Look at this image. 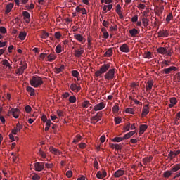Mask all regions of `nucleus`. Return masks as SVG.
I'll list each match as a JSON object with an SVG mask.
<instances>
[{
  "instance_id": "nucleus-50",
  "label": "nucleus",
  "mask_w": 180,
  "mask_h": 180,
  "mask_svg": "<svg viewBox=\"0 0 180 180\" xmlns=\"http://www.w3.org/2000/svg\"><path fill=\"white\" fill-rule=\"evenodd\" d=\"M32 180H40V176L37 174V173H34L32 177Z\"/></svg>"
},
{
  "instance_id": "nucleus-51",
  "label": "nucleus",
  "mask_w": 180,
  "mask_h": 180,
  "mask_svg": "<svg viewBox=\"0 0 180 180\" xmlns=\"http://www.w3.org/2000/svg\"><path fill=\"white\" fill-rule=\"evenodd\" d=\"M63 51V50H61V45L58 44L56 48V52L58 53H60Z\"/></svg>"
},
{
  "instance_id": "nucleus-2",
  "label": "nucleus",
  "mask_w": 180,
  "mask_h": 180,
  "mask_svg": "<svg viewBox=\"0 0 180 180\" xmlns=\"http://www.w3.org/2000/svg\"><path fill=\"white\" fill-rule=\"evenodd\" d=\"M157 51L158 53H159V54H162V56L166 54V56H167L168 57H171L173 53L172 49L167 46L166 47L160 46L157 49Z\"/></svg>"
},
{
  "instance_id": "nucleus-58",
  "label": "nucleus",
  "mask_w": 180,
  "mask_h": 180,
  "mask_svg": "<svg viewBox=\"0 0 180 180\" xmlns=\"http://www.w3.org/2000/svg\"><path fill=\"white\" fill-rule=\"evenodd\" d=\"M66 176H68V178H71V176H72V172L71 170H68L66 172Z\"/></svg>"
},
{
  "instance_id": "nucleus-19",
  "label": "nucleus",
  "mask_w": 180,
  "mask_h": 180,
  "mask_svg": "<svg viewBox=\"0 0 180 180\" xmlns=\"http://www.w3.org/2000/svg\"><path fill=\"white\" fill-rule=\"evenodd\" d=\"M70 89L72 91V92H75V91H77V92H79L81 91V86H78L75 84H72L70 85Z\"/></svg>"
},
{
  "instance_id": "nucleus-41",
  "label": "nucleus",
  "mask_w": 180,
  "mask_h": 180,
  "mask_svg": "<svg viewBox=\"0 0 180 180\" xmlns=\"http://www.w3.org/2000/svg\"><path fill=\"white\" fill-rule=\"evenodd\" d=\"M126 113H130L131 115H134V109L131 108H127L125 110Z\"/></svg>"
},
{
  "instance_id": "nucleus-63",
  "label": "nucleus",
  "mask_w": 180,
  "mask_h": 180,
  "mask_svg": "<svg viewBox=\"0 0 180 180\" xmlns=\"http://www.w3.org/2000/svg\"><path fill=\"white\" fill-rule=\"evenodd\" d=\"M45 166L46 167V168H53V167H54V165L46 163L45 164Z\"/></svg>"
},
{
  "instance_id": "nucleus-6",
  "label": "nucleus",
  "mask_w": 180,
  "mask_h": 180,
  "mask_svg": "<svg viewBox=\"0 0 180 180\" xmlns=\"http://www.w3.org/2000/svg\"><path fill=\"white\" fill-rule=\"evenodd\" d=\"M34 169L38 172L43 171V169H44V162H38L34 163Z\"/></svg>"
},
{
  "instance_id": "nucleus-45",
  "label": "nucleus",
  "mask_w": 180,
  "mask_h": 180,
  "mask_svg": "<svg viewBox=\"0 0 180 180\" xmlns=\"http://www.w3.org/2000/svg\"><path fill=\"white\" fill-rule=\"evenodd\" d=\"M151 52L148 51V52H145L143 54V58H151Z\"/></svg>"
},
{
  "instance_id": "nucleus-32",
  "label": "nucleus",
  "mask_w": 180,
  "mask_h": 180,
  "mask_svg": "<svg viewBox=\"0 0 180 180\" xmlns=\"http://www.w3.org/2000/svg\"><path fill=\"white\" fill-rule=\"evenodd\" d=\"M27 92H30V95L31 96H34L35 93H34V89L30 86H27Z\"/></svg>"
},
{
  "instance_id": "nucleus-56",
  "label": "nucleus",
  "mask_w": 180,
  "mask_h": 180,
  "mask_svg": "<svg viewBox=\"0 0 180 180\" xmlns=\"http://www.w3.org/2000/svg\"><path fill=\"white\" fill-rule=\"evenodd\" d=\"M112 112H114L115 113H117V112H119V106L118 105H115L112 108Z\"/></svg>"
},
{
  "instance_id": "nucleus-42",
  "label": "nucleus",
  "mask_w": 180,
  "mask_h": 180,
  "mask_svg": "<svg viewBox=\"0 0 180 180\" xmlns=\"http://www.w3.org/2000/svg\"><path fill=\"white\" fill-rule=\"evenodd\" d=\"M38 154L44 159L46 158V157H47V155H46V153H44V151H43L41 150H39Z\"/></svg>"
},
{
  "instance_id": "nucleus-43",
  "label": "nucleus",
  "mask_w": 180,
  "mask_h": 180,
  "mask_svg": "<svg viewBox=\"0 0 180 180\" xmlns=\"http://www.w3.org/2000/svg\"><path fill=\"white\" fill-rule=\"evenodd\" d=\"M168 157L170 158V160H174V158L176 157V155H175V152L170 151L168 155Z\"/></svg>"
},
{
  "instance_id": "nucleus-47",
  "label": "nucleus",
  "mask_w": 180,
  "mask_h": 180,
  "mask_svg": "<svg viewBox=\"0 0 180 180\" xmlns=\"http://www.w3.org/2000/svg\"><path fill=\"white\" fill-rule=\"evenodd\" d=\"M89 105H91V103H89V101H85L82 103V106L86 108L88 106H89Z\"/></svg>"
},
{
  "instance_id": "nucleus-27",
  "label": "nucleus",
  "mask_w": 180,
  "mask_h": 180,
  "mask_svg": "<svg viewBox=\"0 0 180 180\" xmlns=\"http://www.w3.org/2000/svg\"><path fill=\"white\" fill-rule=\"evenodd\" d=\"M129 34L132 36V37H136V36L139 34V31L134 28L129 30Z\"/></svg>"
},
{
  "instance_id": "nucleus-3",
  "label": "nucleus",
  "mask_w": 180,
  "mask_h": 180,
  "mask_svg": "<svg viewBox=\"0 0 180 180\" xmlns=\"http://www.w3.org/2000/svg\"><path fill=\"white\" fill-rule=\"evenodd\" d=\"M109 68H110V64H104L103 65L99 70H97L95 72V75L96 77H101L102 75V74H105V72H108V70H109Z\"/></svg>"
},
{
  "instance_id": "nucleus-60",
  "label": "nucleus",
  "mask_w": 180,
  "mask_h": 180,
  "mask_svg": "<svg viewBox=\"0 0 180 180\" xmlns=\"http://www.w3.org/2000/svg\"><path fill=\"white\" fill-rule=\"evenodd\" d=\"M0 32L1 33L5 34V33H6V28H5L4 27H0Z\"/></svg>"
},
{
  "instance_id": "nucleus-37",
  "label": "nucleus",
  "mask_w": 180,
  "mask_h": 180,
  "mask_svg": "<svg viewBox=\"0 0 180 180\" xmlns=\"http://www.w3.org/2000/svg\"><path fill=\"white\" fill-rule=\"evenodd\" d=\"M49 36H50V34H49L46 31H42V32L41 34V39H47V37H49Z\"/></svg>"
},
{
  "instance_id": "nucleus-33",
  "label": "nucleus",
  "mask_w": 180,
  "mask_h": 180,
  "mask_svg": "<svg viewBox=\"0 0 180 180\" xmlns=\"http://www.w3.org/2000/svg\"><path fill=\"white\" fill-rule=\"evenodd\" d=\"M26 34H27V33L25 32H20L19 36H18L19 39L20 40H25V39H26Z\"/></svg>"
},
{
  "instance_id": "nucleus-64",
  "label": "nucleus",
  "mask_w": 180,
  "mask_h": 180,
  "mask_svg": "<svg viewBox=\"0 0 180 180\" xmlns=\"http://www.w3.org/2000/svg\"><path fill=\"white\" fill-rule=\"evenodd\" d=\"M176 78H177L178 82H180V72L176 74Z\"/></svg>"
},
{
  "instance_id": "nucleus-54",
  "label": "nucleus",
  "mask_w": 180,
  "mask_h": 180,
  "mask_svg": "<svg viewBox=\"0 0 180 180\" xmlns=\"http://www.w3.org/2000/svg\"><path fill=\"white\" fill-rule=\"evenodd\" d=\"M115 122V124H120V122H122V118L120 117H115L114 119Z\"/></svg>"
},
{
  "instance_id": "nucleus-21",
  "label": "nucleus",
  "mask_w": 180,
  "mask_h": 180,
  "mask_svg": "<svg viewBox=\"0 0 180 180\" xmlns=\"http://www.w3.org/2000/svg\"><path fill=\"white\" fill-rule=\"evenodd\" d=\"M124 175V172L122 169H119L114 173L115 178H120Z\"/></svg>"
},
{
  "instance_id": "nucleus-48",
  "label": "nucleus",
  "mask_w": 180,
  "mask_h": 180,
  "mask_svg": "<svg viewBox=\"0 0 180 180\" xmlns=\"http://www.w3.org/2000/svg\"><path fill=\"white\" fill-rule=\"evenodd\" d=\"M112 148H115V150H122V144H112Z\"/></svg>"
},
{
  "instance_id": "nucleus-20",
  "label": "nucleus",
  "mask_w": 180,
  "mask_h": 180,
  "mask_svg": "<svg viewBox=\"0 0 180 180\" xmlns=\"http://www.w3.org/2000/svg\"><path fill=\"white\" fill-rule=\"evenodd\" d=\"M13 6H14V5L13 3L8 4L6 6L5 13H6V15H8V13H9L11 12V11H12V9L13 8Z\"/></svg>"
},
{
  "instance_id": "nucleus-13",
  "label": "nucleus",
  "mask_w": 180,
  "mask_h": 180,
  "mask_svg": "<svg viewBox=\"0 0 180 180\" xmlns=\"http://www.w3.org/2000/svg\"><path fill=\"white\" fill-rule=\"evenodd\" d=\"M120 51L122 53H130V48L127 46V44H124L120 47Z\"/></svg>"
},
{
  "instance_id": "nucleus-1",
  "label": "nucleus",
  "mask_w": 180,
  "mask_h": 180,
  "mask_svg": "<svg viewBox=\"0 0 180 180\" xmlns=\"http://www.w3.org/2000/svg\"><path fill=\"white\" fill-rule=\"evenodd\" d=\"M30 84L32 86H34V88H39V86L42 85L43 80L41 77L35 76L30 80Z\"/></svg>"
},
{
  "instance_id": "nucleus-25",
  "label": "nucleus",
  "mask_w": 180,
  "mask_h": 180,
  "mask_svg": "<svg viewBox=\"0 0 180 180\" xmlns=\"http://www.w3.org/2000/svg\"><path fill=\"white\" fill-rule=\"evenodd\" d=\"M74 51L75 56L76 57H81V56H82V53H84V51L82 49V48H81L80 50L75 49Z\"/></svg>"
},
{
  "instance_id": "nucleus-35",
  "label": "nucleus",
  "mask_w": 180,
  "mask_h": 180,
  "mask_svg": "<svg viewBox=\"0 0 180 180\" xmlns=\"http://www.w3.org/2000/svg\"><path fill=\"white\" fill-rule=\"evenodd\" d=\"M171 175H172V170L171 171H166L163 174L164 178H167V179L169 178V176H171Z\"/></svg>"
},
{
  "instance_id": "nucleus-62",
  "label": "nucleus",
  "mask_w": 180,
  "mask_h": 180,
  "mask_svg": "<svg viewBox=\"0 0 180 180\" xmlns=\"http://www.w3.org/2000/svg\"><path fill=\"white\" fill-rule=\"evenodd\" d=\"M79 148H85V147H86V144L85 143H81L79 145Z\"/></svg>"
},
{
  "instance_id": "nucleus-44",
  "label": "nucleus",
  "mask_w": 180,
  "mask_h": 180,
  "mask_svg": "<svg viewBox=\"0 0 180 180\" xmlns=\"http://www.w3.org/2000/svg\"><path fill=\"white\" fill-rule=\"evenodd\" d=\"M69 102H70V103H75L77 102V97L75 96H70L69 98Z\"/></svg>"
},
{
  "instance_id": "nucleus-17",
  "label": "nucleus",
  "mask_w": 180,
  "mask_h": 180,
  "mask_svg": "<svg viewBox=\"0 0 180 180\" xmlns=\"http://www.w3.org/2000/svg\"><path fill=\"white\" fill-rule=\"evenodd\" d=\"M22 15L24 16L26 23H29L30 22V13L27 11H22Z\"/></svg>"
},
{
  "instance_id": "nucleus-10",
  "label": "nucleus",
  "mask_w": 180,
  "mask_h": 180,
  "mask_svg": "<svg viewBox=\"0 0 180 180\" xmlns=\"http://www.w3.org/2000/svg\"><path fill=\"white\" fill-rule=\"evenodd\" d=\"M106 175H108L106 170H103L102 172L98 171L96 174V178L98 179H103V178H106Z\"/></svg>"
},
{
  "instance_id": "nucleus-46",
  "label": "nucleus",
  "mask_w": 180,
  "mask_h": 180,
  "mask_svg": "<svg viewBox=\"0 0 180 180\" xmlns=\"http://www.w3.org/2000/svg\"><path fill=\"white\" fill-rule=\"evenodd\" d=\"M174 16L172 15V13H170L166 18V22L169 23L171 22V19H172Z\"/></svg>"
},
{
  "instance_id": "nucleus-36",
  "label": "nucleus",
  "mask_w": 180,
  "mask_h": 180,
  "mask_svg": "<svg viewBox=\"0 0 180 180\" xmlns=\"http://www.w3.org/2000/svg\"><path fill=\"white\" fill-rule=\"evenodd\" d=\"M49 151H51V153H52V154H58V153H60V150H58V149H56L53 146L49 148Z\"/></svg>"
},
{
  "instance_id": "nucleus-29",
  "label": "nucleus",
  "mask_w": 180,
  "mask_h": 180,
  "mask_svg": "<svg viewBox=\"0 0 180 180\" xmlns=\"http://www.w3.org/2000/svg\"><path fill=\"white\" fill-rule=\"evenodd\" d=\"M123 140H124L123 137L116 136L112 139V141H113V143H120V141H123Z\"/></svg>"
},
{
  "instance_id": "nucleus-7",
  "label": "nucleus",
  "mask_w": 180,
  "mask_h": 180,
  "mask_svg": "<svg viewBox=\"0 0 180 180\" xmlns=\"http://www.w3.org/2000/svg\"><path fill=\"white\" fill-rule=\"evenodd\" d=\"M20 110L18 108H11V110L8 112V114L12 113L13 117L15 119H18L19 117V112Z\"/></svg>"
},
{
  "instance_id": "nucleus-14",
  "label": "nucleus",
  "mask_w": 180,
  "mask_h": 180,
  "mask_svg": "<svg viewBox=\"0 0 180 180\" xmlns=\"http://www.w3.org/2000/svg\"><path fill=\"white\" fill-rule=\"evenodd\" d=\"M153 85H154V82H153V80H148L147 82V84L146 86V92H150L151 89H153Z\"/></svg>"
},
{
  "instance_id": "nucleus-4",
  "label": "nucleus",
  "mask_w": 180,
  "mask_h": 180,
  "mask_svg": "<svg viewBox=\"0 0 180 180\" xmlns=\"http://www.w3.org/2000/svg\"><path fill=\"white\" fill-rule=\"evenodd\" d=\"M115 71L116 69L115 68L109 69V70L104 75L105 79L107 81H112V79H114Z\"/></svg>"
},
{
  "instance_id": "nucleus-52",
  "label": "nucleus",
  "mask_w": 180,
  "mask_h": 180,
  "mask_svg": "<svg viewBox=\"0 0 180 180\" xmlns=\"http://www.w3.org/2000/svg\"><path fill=\"white\" fill-rule=\"evenodd\" d=\"M61 33H60V32H55V37L56 39H57L58 40H60V39H61Z\"/></svg>"
},
{
  "instance_id": "nucleus-9",
  "label": "nucleus",
  "mask_w": 180,
  "mask_h": 180,
  "mask_svg": "<svg viewBox=\"0 0 180 180\" xmlns=\"http://www.w3.org/2000/svg\"><path fill=\"white\" fill-rule=\"evenodd\" d=\"M178 68L175 66H170L167 68H165L162 70L163 74H169L172 71H176Z\"/></svg>"
},
{
  "instance_id": "nucleus-8",
  "label": "nucleus",
  "mask_w": 180,
  "mask_h": 180,
  "mask_svg": "<svg viewBox=\"0 0 180 180\" xmlns=\"http://www.w3.org/2000/svg\"><path fill=\"white\" fill-rule=\"evenodd\" d=\"M105 107L106 104L103 102H101L94 106V110L95 112H98V110H102V109H105Z\"/></svg>"
},
{
  "instance_id": "nucleus-40",
  "label": "nucleus",
  "mask_w": 180,
  "mask_h": 180,
  "mask_svg": "<svg viewBox=\"0 0 180 180\" xmlns=\"http://www.w3.org/2000/svg\"><path fill=\"white\" fill-rule=\"evenodd\" d=\"M72 77H75V78L78 79V77H79V72L77 70H72Z\"/></svg>"
},
{
  "instance_id": "nucleus-38",
  "label": "nucleus",
  "mask_w": 180,
  "mask_h": 180,
  "mask_svg": "<svg viewBox=\"0 0 180 180\" xmlns=\"http://www.w3.org/2000/svg\"><path fill=\"white\" fill-rule=\"evenodd\" d=\"M81 140H82V136H81V135H77L76 139L73 140V143L77 144L78 142L81 141Z\"/></svg>"
},
{
  "instance_id": "nucleus-12",
  "label": "nucleus",
  "mask_w": 180,
  "mask_h": 180,
  "mask_svg": "<svg viewBox=\"0 0 180 180\" xmlns=\"http://www.w3.org/2000/svg\"><path fill=\"white\" fill-rule=\"evenodd\" d=\"M159 37H168L169 36V32L167 30H160L158 32Z\"/></svg>"
},
{
  "instance_id": "nucleus-30",
  "label": "nucleus",
  "mask_w": 180,
  "mask_h": 180,
  "mask_svg": "<svg viewBox=\"0 0 180 180\" xmlns=\"http://www.w3.org/2000/svg\"><path fill=\"white\" fill-rule=\"evenodd\" d=\"M3 65H5V67H8V70H12V66H11V63H9V61H8V60L6 59L3 60Z\"/></svg>"
},
{
  "instance_id": "nucleus-55",
  "label": "nucleus",
  "mask_w": 180,
  "mask_h": 180,
  "mask_svg": "<svg viewBox=\"0 0 180 180\" xmlns=\"http://www.w3.org/2000/svg\"><path fill=\"white\" fill-rule=\"evenodd\" d=\"M25 112L30 113L32 112V107H30V105H27L25 107Z\"/></svg>"
},
{
  "instance_id": "nucleus-15",
  "label": "nucleus",
  "mask_w": 180,
  "mask_h": 180,
  "mask_svg": "<svg viewBox=\"0 0 180 180\" xmlns=\"http://www.w3.org/2000/svg\"><path fill=\"white\" fill-rule=\"evenodd\" d=\"M148 129V126L147 124H141L139 126V134L141 136V134H144V131Z\"/></svg>"
},
{
  "instance_id": "nucleus-34",
  "label": "nucleus",
  "mask_w": 180,
  "mask_h": 180,
  "mask_svg": "<svg viewBox=\"0 0 180 180\" xmlns=\"http://www.w3.org/2000/svg\"><path fill=\"white\" fill-rule=\"evenodd\" d=\"M148 22H149L148 18H145V17H143L142 18V23H143L144 27H147V26H148Z\"/></svg>"
},
{
  "instance_id": "nucleus-5",
  "label": "nucleus",
  "mask_w": 180,
  "mask_h": 180,
  "mask_svg": "<svg viewBox=\"0 0 180 180\" xmlns=\"http://www.w3.org/2000/svg\"><path fill=\"white\" fill-rule=\"evenodd\" d=\"M27 68V63H25L22 66H20L16 70L15 74L18 76L23 75V72H25V70Z\"/></svg>"
},
{
  "instance_id": "nucleus-49",
  "label": "nucleus",
  "mask_w": 180,
  "mask_h": 180,
  "mask_svg": "<svg viewBox=\"0 0 180 180\" xmlns=\"http://www.w3.org/2000/svg\"><path fill=\"white\" fill-rule=\"evenodd\" d=\"M170 103L173 104V105H176V103H178V101H176V98L175 97H172L170 98Z\"/></svg>"
},
{
  "instance_id": "nucleus-23",
  "label": "nucleus",
  "mask_w": 180,
  "mask_h": 180,
  "mask_svg": "<svg viewBox=\"0 0 180 180\" xmlns=\"http://www.w3.org/2000/svg\"><path fill=\"white\" fill-rule=\"evenodd\" d=\"M56 58H57V56H56L54 53H50L47 56V60L50 63H52V61H54V60H56Z\"/></svg>"
},
{
  "instance_id": "nucleus-16",
  "label": "nucleus",
  "mask_w": 180,
  "mask_h": 180,
  "mask_svg": "<svg viewBox=\"0 0 180 180\" xmlns=\"http://www.w3.org/2000/svg\"><path fill=\"white\" fill-rule=\"evenodd\" d=\"M116 13H117L120 19H123L124 18L123 16V14H122V7L120 6V4H117L116 6Z\"/></svg>"
},
{
  "instance_id": "nucleus-22",
  "label": "nucleus",
  "mask_w": 180,
  "mask_h": 180,
  "mask_svg": "<svg viewBox=\"0 0 180 180\" xmlns=\"http://www.w3.org/2000/svg\"><path fill=\"white\" fill-rule=\"evenodd\" d=\"M93 120H96V122H99V120H102V113L97 112L96 115L91 117Z\"/></svg>"
},
{
  "instance_id": "nucleus-39",
  "label": "nucleus",
  "mask_w": 180,
  "mask_h": 180,
  "mask_svg": "<svg viewBox=\"0 0 180 180\" xmlns=\"http://www.w3.org/2000/svg\"><path fill=\"white\" fill-rule=\"evenodd\" d=\"M113 54V51L112 49H108L107 51L105 53L104 56L105 57H110Z\"/></svg>"
},
{
  "instance_id": "nucleus-57",
  "label": "nucleus",
  "mask_w": 180,
  "mask_h": 180,
  "mask_svg": "<svg viewBox=\"0 0 180 180\" xmlns=\"http://www.w3.org/2000/svg\"><path fill=\"white\" fill-rule=\"evenodd\" d=\"M137 20H139L138 15H134V17H132L131 22H133L134 23H136V22H137Z\"/></svg>"
},
{
  "instance_id": "nucleus-61",
  "label": "nucleus",
  "mask_w": 180,
  "mask_h": 180,
  "mask_svg": "<svg viewBox=\"0 0 180 180\" xmlns=\"http://www.w3.org/2000/svg\"><path fill=\"white\" fill-rule=\"evenodd\" d=\"M68 96H70V93L68 92H65L62 95V98L67 99V98H68Z\"/></svg>"
},
{
  "instance_id": "nucleus-53",
  "label": "nucleus",
  "mask_w": 180,
  "mask_h": 180,
  "mask_svg": "<svg viewBox=\"0 0 180 180\" xmlns=\"http://www.w3.org/2000/svg\"><path fill=\"white\" fill-rule=\"evenodd\" d=\"M110 30V32H117V25H115L114 27L111 26Z\"/></svg>"
},
{
  "instance_id": "nucleus-28",
  "label": "nucleus",
  "mask_w": 180,
  "mask_h": 180,
  "mask_svg": "<svg viewBox=\"0 0 180 180\" xmlns=\"http://www.w3.org/2000/svg\"><path fill=\"white\" fill-rule=\"evenodd\" d=\"M179 169L180 164H176L172 167L171 171L172 172H177V171H179Z\"/></svg>"
},
{
  "instance_id": "nucleus-24",
  "label": "nucleus",
  "mask_w": 180,
  "mask_h": 180,
  "mask_svg": "<svg viewBox=\"0 0 180 180\" xmlns=\"http://www.w3.org/2000/svg\"><path fill=\"white\" fill-rule=\"evenodd\" d=\"M136 134L135 131H131L127 134H126L124 136L123 139L124 140H127V139H130V137H131V136H134V134Z\"/></svg>"
},
{
  "instance_id": "nucleus-18",
  "label": "nucleus",
  "mask_w": 180,
  "mask_h": 180,
  "mask_svg": "<svg viewBox=\"0 0 180 180\" xmlns=\"http://www.w3.org/2000/svg\"><path fill=\"white\" fill-rule=\"evenodd\" d=\"M150 112V108L148 107V104H147L146 105H145L142 110V116H147V115H148V112Z\"/></svg>"
},
{
  "instance_id": "nucleus-26",
  "label": "nucleus",
  "mask_w": 180,
  "mask_h": 180,
  "mask_svg": "<svg viewBox=\"0 0 180 180\" xmlns=\"http://www.w3.org/2000/svg\"><path fill=\"white\" fill-rule=\"evenodd\" d=\"M64 68H65L64 65H62L60 68H55V72L56 74H60V72H63V71H64Z\"/></svg>"
},
{
  "instance_id": "nucleus-11",
  "label": "nucleus",
  "mask_w": 180,
  "mask_h": 180,
  "mask_svg": "<svg viewBox=\"0 0 180 180\" xmlns=\"http://www.w3.org/2000/svg\"><path fill=\"white\" fill-rule=\"evenodd\" d=\"M22 129H23V126L18 122L16 124V128L12 129L11 133H13V134H18V133H19V131H20Z\"/></svg>"
},
{
  "instance_id": "nucleus-31",
  "label": "nucleus",
  "mask_w": 180,
  "mask_h": 180,
  "mask_svg": "<svg viewBox=\"0 0 180 180\" xmlns=\"http://www.w3.org/2000/svg\"><path fill=\"white\" fill-rule=\"evenodd\" d=\"M74 37L75 39H76V40H77V41H80V42L84 41V37H82V35L81 34H75Z\"/></svg>"
},
{
  "instance_id": "nucleus-59",
  "label": "nucleus",
  "mask_w": 180,
  "mask_h": 180,
  "mask_svg": "<svg viewBox=\"0 0 180 180\" xmlns=\"http://www.w3.org/2000/svg\"><path fill=\"white\" fill-rule=\"evenodd\" d=\"M124 130H125L126 131H129V130H130V123H128L124 127Z\"/></svg>"
}]
</instances>
